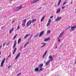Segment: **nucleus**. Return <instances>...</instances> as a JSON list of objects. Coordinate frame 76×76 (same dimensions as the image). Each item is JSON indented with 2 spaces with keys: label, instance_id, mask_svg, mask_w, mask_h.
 <instances>
[{
  "label": "nucleus",
  "instance_id": "23",
  "mask_svg": "<svg viewBox=\"0 0 76 76\" xmlns=\"http://www.w3.org/2000/svg\"><path fill=\"white\" fill-rule=\"evenodd\" d=\"M51 32V31L50 30H49L48 31H47V34H50Z\"/></svg>",
  "mask_w": 76,
  "mask_h": 76
},
{
  "label": "nucleus",
  "instance_id": "1",
  "mask_svg": "<svg viewBox=\"0 0 76 76\" xmlns=\"http://www.w3.org/2000/svg\"><path fill=\"white\" fill-rule=\"evenodd\" d=\"M5 60H6V58H4L2 61L1 64V66H0V67H3V64H4V61H5Z\"/></svg>",
  "mask_w": 76,
  "mask_h": 76
},
{
  "label": "nucleus",
  "instance_id": "28",
  "mask_svg": "<svg viewBox=\"0 0 76 76\" xmlns=\"http://www.w3.org/2000/svg\"><path fill=\"white\" fill-rule=\"evenodd\" d=\"M17 36V35H15V36H14V37H13V39L14 40L15 39V38H16V37Z\"/></svg>",
  "mask_w": 76,
  "mask_h": 76
},
{
  "label": "nucleus",
  "instance_id": "59",
  "mask_svg": "<svg viewBox=\"0 0 76 76\" xmlns=\"http://www.w3.org/2000/svg\"><path fill=\"white\" fill-rule=\"evenodd\" d=\"M1 52H0V55H1Z\"/></svg>",
  "mask_w": 76,
  "mask_h": 76
},
{
  "label": "nucleus",
  "instance_id": "49",
  "mask_svg": "<svg viewBox=\"0 0 76 76\" xmlns=\"http://www.w3.org/2000/svg\"><path fill=\"white\" fill-rule=\"evenodd\" d=\"M58 41H59V42H60V39H59L58 40Z\"/></svg>",
  "mask_w": 76,
  "mask_h": 76
},
{
  "label": "nucleus",
  "instance_id": "17",
  "mask_svg": "<svg viewBox=\"0 0 76 76\" xmlns=\"http://www.w3.org/2000/svg\"><path fill=\"white\" fill-rule=\"evenodd\" d=\"M45 15H44L43 16V17L41 19V22H42V21L44 19V18H45Z\"/></svg>",
  "mask_w": 76,
  "mask_h": 76
},
{
  "label": "nucleus",
  "instance_id": "4",
  "mask_svg": "<svg viewBox=\"0 0 76 76\" xmlns=\"http://www.w3.org/2000/svg\"><path fill=\"white\" fill-rule=\"evenodd\" d=\"M76 28V26H72L71 28V29L70 30V31H74V30H75V29L74 28Z\"/></svg>",
  "mask_w": 76,
  "mask_h": 76
},
{
  "label": "nucleus",
  "instance_id": "44",
  "mask_svg": "<svg viewBox=\"0 0 76 76\" xmlns=\"http://www.w3.org/2000/svg\"><path fill=\"white\" fill-rule=\"evenodd\" d=\"M37 37V36L36 35L35 36H34V38H36V37Z\"/></svg>",
  "mask_w": 76,
  "mask_h": 76
},
{
  "label": "nucleus",
  "instance_id": "3",
  "mask_svg": "<svg viewBox=\"0 0 76 76\" xmlns=\"http://www.w3.org/2000/svg\"><path fill=\"white\" fill-rule=\"evenodd\" d=\"M50 58L48 60V61L50 62V61H52L53 60V58L52 57V56H50L49 57Z\"/></svg>",
  "mask_w": 76,
  "mask_h": 76
},
{
  "label": "nucleus",
  "instance_id": "15",
  "mask_svg": "<svg viewBox=\"0 0 76 76\" xmlns=\"http://www.w3.org/2000/svg\"><path fill=\"white\" fill-rule=\"evenodd\" d=\"M50 61H47V62H46V63L45 64V65L47 66H48V64H49V63H50Z\"/></svg>",
  "mask_w": 76,
  "mask_h": 76
},
{
  "label": "nucleus",
  "instance_id": "48",
  "mask_svg": "<svg viewBox=\"0 0 76 76\" xmlns=\"http://www.w3.org/2000/svg\"><path fill=\"white\" fill-rule=\"evenodd\" d=\"M10 44V42H9V43L7 44V45H9Z\"/></svg>",
  "mask_w": 76,
  "mask_h": 76
},
{
  "label": "nucleus",
  "instance_id": "6",
  "mask_svg": "<svg viewBox=\"0 0 76 76\" xmlns=\"http://www.w3.org/2000/svg\"><path fill=\"white\" fill-rule=\"evenodd\" d=\"M61 10V8H60L58 9L56 12V14L58 13H60V12Z\"/></svg>",
  "mask_w": 76,
  "mask_h": 76
},
{
  "label": "nucleus",
  "instance_id": "22",
  "mask_svg": "<svg viewBox=\"0 0 76 76\" xmlns=\"http://www.w3.org/2000/svg\"><path fill=\"white\" fill-rule=\"evenodd\" d=\"M26 19H25L23 20V23H26Z\"/></svg>",
  "mask_w": 76,
  "mask_h": 76
},
{
  "label": "nucleus",
  "instance_id": "26",
  "mask_svg": "<svg viewBox=\"0 0 76 76\" xmlns=\"http://www.w3.org/2000/svg\"><path fill=\"white\" fill-rule=\"evenodd\" d=\"M22 26H23V27H25V23H23Z\"/></svg>",
  "mask_w": 76,
  "mask_h": 76
},
{
  "label": "nucleus",
  "instance_id": "2",
  "mask_svg": "<svg viewBox=\"0 0 76 76\" xmlns=\"http://www.w3.org/2000/svg\"><path fill=\"white\" fill-rule=\"evenodd\" d=\"M31 20H29L26 23V26H27V27H28L29 26V25H31Z\"/></svg>",
  "mask_w": 76,
  "mask_h": 76
},
{
  "label": "nucleus",
  "instance_id": "56",
  "mask_svg": "<svg viewBox=\"0 0 76 76\" xmlns=\"http://www.w3.org/2000/svg\"><path fill=\"white\" fill-rule=\"evenodd\" d=\"M57 48V46H56L55 47V49H56V48Z\"/></svg>",
  "mask_w": 76,
  "mask_h": 76
},
{
  "label": "nucleus",
  "instance_id": "45",
  "mask_svg": "<svg viewBox=\"0 0 76 76\" xmlns=\"http://www.w3.org/2000/svg\"><path fill=\"white\" fill-rule=\"evenodd\" d=\"M53 18V15H52V16H50V18Z\"/></svg>",
  "mask_w": 76,
  "mask_h": 76
},
{
  "label": "nucleus",
  "instance_id": "11",
  "mask_svg": "<svg viewBox=\"0 0 76 76\" xmlns=\"http://www.w3.org/2000/svg\"><path fill=\"white\" fill-rule=\"evenodd\" d=\"M63 34H64V31L62 32L60 34L59 36V37H62V35H63Z\"/></svg>",
  "mask_w": 76,
  "mask_h": 76
},
{
  "label": "nucleus",
  "instance_id": "21",
  "mask_svg": "<svg viewBox=\"0 0 76 76\" xmlns=\"http://www.w3.org/2000/svg\"><path fill=\"white\" fill-rule=\"evenodd\" d=\"M16 51V48H15L13 52V54H15V51Z\"/></svg>",
  "mask_w": 76,
  "mask_h": 76
},
{
  "label": "nucleus",
  "instance_id": "5",
  "mask_svg": "<svg viewBox=\"0 0 76 76\" xmlns=\"http://www.w3.org/2000/svg\"><path fill=\"white\" fill-rule=\"evenodd\" d=\"M44 34V31H42L40 33L39 35V37H41L42 35H43Z\"/></svg>",
  "mask_w": 76,
  "mask_h": 76
},
{
  "label": "nucleus",
  "instance_id": "19",
  "mask_svg": "<svg viewBox=\"0 0 76 76\" xmlns=\"http://www.w3.org/2000/svg\"><path fill=\"white\" fill-rule=\"evenodd\" d=\"M28 44H29V42H26V43L24 45V48H25V47H26V45H28Z\"/></svg>",
  "mask_w": 76,
  "mask_h": 76
},
{
  "label": "nucleus",
  "instance_id": "46",
  "mask_svg": "<svg viewBox=\"0 0 76 76\" xmlns=\"http://www.w3.org/2000/svg\"><path fill=\"white\" fill-rule=\"evenodd\" d=\"M10 66H8V69H10Z\"/></svg>",
  "mask_w": 76,
  "mask_h": 76
},
{
  "label": "nucleus",
  "instance_id": "60",
  "mask_svg": "<svg viewBox=\"0 0 76 76\" xmlns=\"http://www.w3.org/2000/svg\"><path fill=\"white\" fill-rule=\"evenodd\" d=\"M35 25V23H34V25H33V26H34V25Z\"/></svg>",
  "mask_w": 76,
  "mask_h": 76
},
{
  "label": "nucleus",
  "instance_id": "7",
  "mask_svg": "<svg viewBox=\"0 0 76 76\" xmlns=\"http://www.w3.org/2000/svg\"><path fill=\"white\" fill-rule=\"evenodd\" d=\"M61 19V17H58L56 19L55 21H56V22H57L58 20H60Z\"/></svg>",
  "mask_w": 76,
  "mask_h": 76
},
{
  "label": "nucleus",
  "instance_id": "37",
  "mask_svg": "<svg viewBox=\"0 0 76 76\" xmlns=\"http://www.w3.org/2000/svg\"><path fill=\"white\" fill-rule=\"evenodd\" d=\"M18 57H19V56H17L15 58V60H16V59H17Z\"/></svg>",
  "mask_w": 76,
  "mask_h": 76
},
{
  "label": "nucleus",
  "instance_id": "43",
  "mask_svg": "<svg viewBox=\"0 0 76 76\" xmlns=\"http://www.w3.org/2000/svg\"><path fill=\"white\" fill-rule=\"evenodd\" d=\"M60 2H58V6H59L60 5Z\"/></svg>",
  "mask_w": 76,
  "mask_h": 76
},
{
  "label": "nucleus",
  "instance_id": "53",
  "mask_svg": "<svg viewBox=\"0 0 76 76\" xmlns=\"http://www.w3.org/2000/svg\"><path fill=\"white\" fill-rule=\"evenodd\" d=\"M1 47H2V46L1 45L0 46V49L1 48Z\"/></svg>",
  "mask_w": 76,
  "mask_h": 76
},
{
  "label": "nucleus",
  "instance_id": "61",
  "mask_svg": "<svg viewBox=\"0 0 76 76\" xmlns=\"http://www.w3.org/2000/svg\"><path fill=\"white\" fill-rule=\"evenodd\" d=\"M70 28V26L69 27V29Z\"/></svg>",
  "mask_w": 76,
  "mask_h": 76
},
{
  "label": "nucleus",
  "instance_id": "31",
  "mask_svg": "<svg viewBox=\"0 0 76 76\" xmlns=\"http://www.w3.org/2000/svg\"><path fill=\"white\" fill-rule=\"evenodd\" d=\"M19 7H18V8H17L16 9H15V10H19Z\"/></svg>",
  "mask_w": 76,
  "mask_h": 76
},
{
  "label": "nucleus",
  "instance_id": "58",
  "mask_svg": "<svg viewBox=\"0 0 76 76\" xmlns=\"http://www.w3.org/2000/svg\"><path fill=\"white\" fill-rule=\"evenodd\" d=\"M42 44H44V43H42Z\"/></svg>",
  "mask_w": 76,
  "mask_h": 76
},
{
  "label": "nucleus",
  "instance_id": "24",
  "mask_svg": "<svg viewBox=\"0 0 76 76\" xmlns=\"http://www.w3.org/2000/svg\"><path fill=\"white\" fill-rule=\"evenodd\" d=\"M42 70H43V69L42 68H40L39 70V72H41V71H42Z\"/></svg>",
  "mask_w": 76,
  "mask_h": 76
},
{
  "label": "nucleus",
  "instance_id": "52",
  "mask_svg": "<svg viewBox=\"0 0 76 76\" xmlns=\"http://www.w3.org/2000/svg\"><path fill=\"white\" fill-rule=\"evenodd\" d=\"M42 9V7H40L39 8V9Z\"/></svg>",
  "mask_w": 76,
  "mask_h": 76
},
{
  "label": "nucleus",
  "instance_id": "30",
  "mask_svg": "<svg viewBox=\"0 0 76 76\" xmlns=\"http://www.w3.org/2000/svg\"><path fill=\"white\" fill-rule=\"evenodd\" d=\"M18 8H19V9H22V6H20L19 7H18Z\"/></svg>",
  "mask_w": 76,
  "mask_h": 76
},
{
  "label": "nucleus",
  "instance_id": "51",
  "mask_svg": "<svg viewBox=\"0 0 76 76\" xmlns=\"http://www.w3.org/2000/svg\"><path fill=\"white\" fill-rule=\"evenodd\" d=\"M11 56V55L10 54L8 56V57H10Z\"/></svg>",
  "mask_w": 76,
  "mask_h": 76
},
{
  "label": "nucleus",
  "instance_id": "35",
  "mask_svg": "<svg viewBox=\"0 0 76 76\" xmlns=\"http://www.w3.org/2000/svg\"><path fill=\"white\" fill-rule=\"evenodd\" d=\"M50 25V23H48V24L47 25V26H49Z\"/></svg>",
  "mask_w": 76,
  "mask_h": 76
},
{
  "label": "nucleus",
  "instance_id": "33",
  "mask_svg": "<svg viewBox=\"0 0 76 76\" xmlns=\"http://www.w3.org/2000/svg\"><path fill=\"white\" fill-rule=\"evenodd\" d=\"M23 48V46H22L20 48V50H22V48Z\"/></svg>",
  "mask_w": 76,
  "mask_h": 76
},
{
  "label": "nucleus",
  "instance_id": "40",
  "mask_svg": "<svg viewBox=\"0 0 76 76\" xmlns=\"http://www.w3.org/2000/svg\"><path fill=\"white\" fill-rule=\"evenodd\" d=\"M61 0H58V2L59 3H61Z\"/></svg>",
  "mask_w": 76,
  "mask_h": 76
},
{
  "label": "nucleus",
  "instance_id": "63",
  "mask_svg": "<svg viewBox=\"0 0 76 76\" xmlns=\"http://www.w3.org/2000/svg\"><path fill=\"white\" fill-rule=\"evenodd\" d=\"M6 60H7V58L6 59Z\"/></svg>",
  "mask_w": 76,
  "mask_h": 76
},
{
  "label": "nucleus",
  "instance_id": "54",
  "mask_svg": "<svg viewBox=\"0 0 76 76\" xmlns=\"http://www.w3.org/2000/svg\"><path fill=\"white\" fill-rule=\"evenodd\" d=\"M36 35L37 36H38V33H37V35Z\"/></svg>",
  "mask_w": 76,
  "mask_h": 76
},
{
  "label": "nucleus",
  "instance_id": "55",
  "mask_svg": "<svg viewBox=\"0 0 76 76\" xmlns=\"http://www.w3.org/2000/svg\"><path fill=\"white\" fill-rule=\"evenodd\" d=\"M70 4H72V2H71L70 3Z\"/></svg>",
  "mask_w": 76,
  "mask_h": 76
},
{
  "label": "nucleus",
  "instance_id": "36",
  "mask_svg": "<svg viewBox=\"0 0 76 76\" xmlns=\"http://www.w3.org/2000/svg\"><path fill=\"white\" fill-rule=\"evenodd\" d=\"M20 28V27H19V26H18L17 29L16 30V31H18V30Z\"/></svg>",
  "mask_w": 76,
  "mask_h": 76
},
{
  "label": "nucleus",
  "instance_id": "42",
  "mask_svg": "<svg viewBox=\"0 0 76 76\" xmlns=\"http://www.w3.org/2000/svg\"><path fill=\"white\" fill-rule=\"evenodd\" d=\"M31 38L30 37H29V38L28 39V41H30V40L31 39Z\"/></svg>",
  "mask_w": 76,
  "mask_h": 76
},
{
  "label": "nucleus",
  "instance_id": "9",
  "mask_svg": "<svg viewBox=\"0 0 76 76\" xmlns=\"http://www.w3.org/2000/svg\"><path fill=\"white\" fill-rule=\"evenodd\" d=\"M49 39H50V38L48 37V38L45 39L44 41H46V42L47 41H48Z\"/></svg>",
  "mask_w": 76,
  "mask_h": 76
},
{
  "label": "nucleus",
  "instance_id": "12",
  "mask_svg": "<svg viewBox=\"0 0 76 76\" xmlns=\"http://www.w3.org/2000/svg\"><path fill=\"white\" fill-rule=\"evenodd\" d=\"M29 35H30V34H29L26 35L24 37V39H26V38H27L28 37V36H29Z\"/></svg>",
  "mask_w": 76,
  "mask_h": 76
},
{
  "label": "nucleus",
  "instance_id": "64",
  "mask_svg": "<svg viewBox=\"0 0 76 76\" xmlns=\"http://www.w3.org/2000/svg\"><path fill=\"white\" fill-rule=\"evenodd\" d=\"M1 29H2V27H1Z\"/></svg>",
  "mask_w": 76,
  "mask_h": 76
},
{
  "label": "nucleus",
  "instance_id": "38",
  "mask_svg": "<svg viewBox=\"0 0 76 76\" xmlns=\"http://www.w3.org/2000/svg\"><path fill=\"white\" fill-rule=\"evenodd\" d=\"M64 8H65V6H62L61 9H64Z\"/></svg>",
  "mask_w": 76,
  "mask_h": 76
},
{
  "label": "nucleus",
  "instance_id": "41",
  "mask_svg": "<svg viewBox=\"0 0 76 76\" xmlns=\"http://www.w3.org/2000/svg\"><path fill=\"white\" fill-rule=\"evenodd\" d=\"M45 44H44V45H43L41 47V48H42V47H44V46H45Z\"/></svg>",
  "mask_w": 76,
  "mask_h": 76
},
{
  "label": "nucleus",
  "instance_id": "10",
  "mask_svg": "<svg viewBox=\"0 0 76 76\" xmlns=\"http://www.w3.org/2000/svg\"><path fill=\"white\" fill-rule=\"evenodd\" d=\"M14 29V28H12V29H10V32L9 33L10 34H11L12 32V31H13V29Z\"/></svg>",
  "mask_w": 76,
  "mask_h": 76
},
{
  "label": "nucleus",
  "instance_id": "29",
  "mask_svg": "<svg viewBox=\"0 0 76 76\" xmlns=\"http://www.w3.org/2000/svg\"><path fill=\"white\" fill-rule=\"evenodd\" d=\"M5 45H6V42L4 43L3 44V45L2 46L4 47Z\"/></svg>",
  "mask_w": 76,
  "mask_h": 76
},
{
  "label": "nucleus",
  "instance_id": "27",
  "mask_svg": "<svg viewBox=\"0 0 76 76\" xmlns=\"http://www.w3.org/2000/svg\"><path fill=\"white\" fill-rule=\"evenodd\" d=\"M51 20L50 19H49L48 23H51Z\"/></svg>",
  "mask_w": 76,
  "mask_h": 76
},
{
  "label": "nucleus",
  "instance_id": "20",
  "mask_svg": "<svg viewBox=\"0 0 76 76\" xmlns=\"http://www.w3.org/2000/svg\"><path fill=\"white\" fill-rule=\"evenodd\" d=\"M43 66V64H41L39 65V68H41V67H42Z\"/></svg>",
  "mask_w": 76,
  "mask_h": 76
},
{
  "label": "nucleus",
  "instance_id": "62",
  "mask_svg": "<svg viewBox=\"0 0 76 76\" xmlns=\"http://www.w3.org/2000/svg\"><path fill=\"white\" fill-rule=\"evenodd\" d=\"M70 28V26L69 27V29Z\"/></svg>",
  "mask_w": 76,
  "mask_h": 76
},
{
  "label": "nucleus",
  "instance_id": "39",
  "mask_svg": "<svg viewBox=\"0 0 76 76\" xmlns=\"http://www.w3.org/2000/svg\"><path fill=\"white\" fill-rule=\"evenodd\" d=\"M20 75H21V73L18 74V75H17V76H20Z\"/></svg>",
  "mask_w": 76,
  "mask_h": 76
},
{
  "label": "nucleus",
  "instance_id": "16",
  "mask_svg": "<svg viewBox=\"0 0 76 76\" xmlns=\"http://www.w3.org/2000/svg\"><path fill=\"white\" fill-rule=\"evenodd\" d=\"M39 1V0H34L31 2V3H36V2H37V1Z\"/></svg>",
  "mask_w": 76,
  "mask_h": 76
},
{
  "label": "nucleus",
  "instance_id": "50",
  "mask_svg": "<svg viewBox=\"0 0 76 76\" xmlns=\"http://www.w3.org/2000/svg\"><path fill=\"white\" fill-rule=\"evenodd\" d=\"M14 22H15V21L14 20L12 21V23H14Z\"/></svg>",
  "mask_w": 76,
  "mask_h": 76
},
{
  "label": "nucleus",
  "instance_id": "13",
  "mask_svg": "<svg viewBox=\"0 0 76 76\" xmlns=\"http://www.w3.org/2000/svg\"><path fill=\"white\" fill-rule=\"evenodd\" d=\"M47 51H46L43 56H42V58H44V57H45V56L46 55V54H47Z\"/></svg>",
  "mask_w": 76,
  "mask_h": 76
},
{
  "label": "nucleus",
  "instance_id": "14",
  "mask_svg": "<svg viewBox=\"0 0 76 76\" xmlns=\"http://www.w3.org/2000/svg\"><path fill=\"white\" fill-rule=\"evenodd\" d=\"M35 72H39V68L38 67L36 68L35 69Z\"/></svg>",
  "mask_w": 76,
  "mask_h": 76
},
{
  "label": "nucleus",
  "instance_id": "57",
  "mask_svg": "<svg viewBox=\"0 0 76 76\" xmlns=\"http://www.w3.org/2000/svg\"><path fill=\"white\" fill-rule=\"evenodd\" d=\"M69 29V28H67L66 29V30H67V29Z\"/></svg>",
  "mask_w": 76,
  "mask_h": 76
},
{
  "label": "nucleus",
  "instance_id": "34",
  "mask_svg": "<svg viewBox=\"0 0 76 76\" xmlns=\"http://www.w3.org/2000/svg\"><path fill=\"white\" fill-rule=\"evenodd\" d=\"M20 53H19L18 55H17V56L19 57L20 55Z\"/></svg>",
  "mask_w": 76,
  "mask_h": 76
},
{
  "label": "nucleus",
  "instance_id": "47",
  "mask_svg": "<svg viewBox=\"0 0 76 76\" xmlns=\"http://www.w3.org/2000/svg\"><path fill=\"white\" fill-rule=\"evenodd\" d=\"M33 36V35H31V36H30V38H31V37H32Z\"/></svg>",
  "mask_w": 76,
  "mask_h": 76
},
{
  "label": "nucleus",
  "instance_id": "18",
  "mask_svg": "<svg viewBox=\"0 0 76 76\" xmlns=\"http://www.w3.org/2000/svg\"><path fill=\"white\" fill-rule=\"evenodd\" d=\"M21 41V38H20L18 40V44H19V43Z\"/></svg>",
  "mask_w": 76,
  "mask_h": 76
},
{
  "label": "nucleus",
  "instance_id": "32",
  "mask_svg": "<svg viewBox=\"0 0 76 76\" xmlns=\"http://www.w3.org/2000/svg\"><path fill=\"white\" fill-rule=\"evenodd\" d=\"M35 19H33L32 21H31V22H35Z\"/></svg>",
  "mask_w": 76,
  "mask_h": 76
},
{
  "label": "nucleus",
  "instance_id": "25",
  "mask_svg": "<svg viewBox=\"0 0 76 76\" xmlns=\"http://www.w3.org/2000/svg\"><path fill=\"white\" fill-rule=\"evenodd\" d=\"M67 2V1H65L64 2L63 4V6H64V5H65V4H66V3Z\"/></svg>",
  "mask_w": 76,
  "mask_h": 76
},
{
  "label": "nucleus",
  "instance_id": "8",
  "mask_svg": "<svg viewBox=\"0 0 76 76\" xmlns=\"http://www.w3.org/2000/svg\"><path fill=\"white\" fill-rule=\"evenodd\" d=\"M16 41H15L14 42V45L13 47V48H15L16 47Z\"/></svg>",
  "mask_w": 76,
  "mask_h": 76
}]
</instances>
